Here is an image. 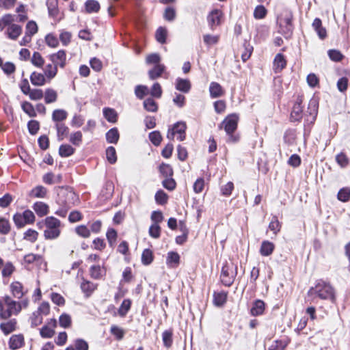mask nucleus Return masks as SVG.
<instances>
[{"mask_svg":"<svg viewBox=\"0 0 350 350\" xmlns=\"http://www.w3.org/2000/svg\"><path fill=\"white\" fill-rule=\"evenodd\" d=\"M309 296L313 298L329 300L332 303L336 301L335 291L332 286L323 280L316 282L314 286L311 287L308 293Z\"/></svg>","mask_w":350,"mask_h":350,"instance_id":"nucleus-1","label":"nucleus"},{"mask_svg":"<svg viewBox=\"0 0 350 350\" xmlns=\"http://www.w3.org/2000/svg\"><path fill=\"white\" fill-rule=\"evenodd\" d=\"M21 312L18 302L8 295L0 298V318L8 319L12 315H17Z\"/></svg>","mask_w":350,"mask_h":350,"instance_id":"nucleus-2","label":"nucleus"},{"mask_svg":"<svg viewBox=\"0 0 350 350\" xmlns=\"http://www.w3.org/2000/svg\"><path fill=\"white\" fill-rule=\"evenodd\" d=\"M238 120V116L232 113L228 116L221 123L226 134L228 135V142L236 143L239 140V136L234 134L237 129Z\"/></svg>","mask_w":350,"mask_h":350,"instance_id":"nucleus-3","label":"nucleus"},{"mask_svg":"<svg viewBox=\"0 0 350 350\" xmlns=\"http://www.w3.org/2000/svg\"><path fill=\"white\" fill-rule=\"evenodd\" d=\"M46 229L44 231V236L46 239H57L61 232V221L55 217L50 216L46 217L44 220Z\"/></svg>","mask_w":350,"mask_h":350,"instance_id":"nucleus-4","label":"nucleus"},{"mask_svg":"<svg viewBox=\"0 0 350 350\" xmlns=\"http://www.w3.org/2000/svg\"><path fill=\"white\" fill-rule=\"evenodd\" d=\"M237 275V266L233 262H226L222 268L220 275L221 283L226 286H230Z\"/></svg>","mask_w":350,"mask_h":350,"instance_id":"nucleus-5","label":"nucleus"},{"mask_svg":"<svg viewBox=\"0 0 350 350\" xmlns=\"http://www.w3.org/2000/svg\"><path fill=\"white\" fill-rule=\"evenodd\" d=\"M292 20L293 14L291 12H286L278 18L280 31L286 36H290L292 34L293 30Z\"/></svg>","mask_w":350,"mask_h":350,"instance_id":"nucleus-6","label":"nucleus"},{"mask_svg":"<svg viewBox=\"0 0 350 350\" xmlns=\"http://www.w3.org/2000/svg\"><path fill=\"white\" fill-rule=\"evenodd\" d=\"M222 12L218 9L212 10L207 16V22L210 29L214 31L221 23Z\"/></svg>","mask_w":350,"mask_h":350,"instance_id":"nucleus-7","label":"nucleus"},{"mask_svg":"<svg viewBox=\"0 0 350 350\" xmlns=\"http://www.w3.org/2000/svg\"><path fill=\"white\" fill-rule=\"evenodd\" d=\"M47 57L53 64L61 68H64L66 65V53L64 50H59Z\"/></svg>","mask_w":350,"mask_h":350,"instance_id":"nucleus-8","label":"nucleus"},{"mask_svg":"<svg viewBox=\"0 0 350 350\" xmlns=\"http://www.w3.org/2000/svg\"><path fill=\"white\" fill-rule=\"evenodd\" d=\"M57 321L55 319H51L40 330L41 337L44 338H51L55 334V328L57 327Z\"/></svg>","mask_w":350,"mask_h":350,"instance_id":"nucleus-9","label":"nucleus"},{"mask_svg":"<svg viewBox=\"0 0 350 350\" xmlns=\"http://www.w3.org/2000/svg\"><path fill=\"white\" fill-rule=\"evenodd\" d=\"M22 33V27L19 25L12 23L5 32L7 37L11 40H16Z\"/></svg>","mask_w":350,"mask_h":350,"instance_id":"nucleus-10","label":"nucleus"},{"mask_svg":"<svg viewBox=\"0 0 350 350\" xmlns=\"http://www.w3.org/2000/svg\"><path fill=\"white\" fill-rule=\"evenodd\" d=\"M10 291L14 297L21 299L27 293V291H24L23 284L18 282H13L10 286Z\"/></svg>","mask_w":350,"mask_h":350,"instance_id":"nucleus-11","label":"nucleus"},{"mask_svg":"<svg viewBox=\"0 0 350 350\" xmlns=\"http://www.w3.org/2000/svg\"><path fill=\"white\" fill-rule=\"evenodd\" d=\"M286 66V60L282 53H278L273 60V69L275 73L280 72Z\"/></svg>","mask_w":350,"mask_h":350,"instance_id":"nucleus-12","label":"nucleus"},{"mask_svg":"<svg viewBox=\"0 0 350 350\" xmlns=\"http://www.w3.org/2000/svg\"><path fill=\"white\" fill-rule=\"evenodd\" d=\"M191 88V82L189 79H185L178 77L175 81V88L183 93H188Z\"/></svg>","mask_w":350,"mask_h":350,"instance_id":"nucleus-13","label":"nucleus"},{"mask_svg":"<svg viewBox=\"0 0 350 350\" xmlns=\"http://www.w3.org/2000/svg\"><path fill=\"white\" fill-rule=\"evenodd\" d=\"M317 109L318 103L317 100L315 99L310 100L308 107L309 116H307L306 121L310 122V123H313L314 122L317 114Z\"/></svg>","mask_w":350,"mask_h":350,"instance_id":"nucleus-14","label":"nucleus"},{"mask_svg":"<svg viewBox=\"0 0 350 350\" xmlns=\"http://www.w3.org/2000/svg\"><path fill=\"white\" fill-rule=\"evenodd\" d=\"M302 112L303 107L301 105V101H297L293 107L291 120L292 122H299L303 117Z\"/></svg>","mask_w":350,"mask_h":350,"instance_id":"nucleus-15","label":"nucleus"},{"mask_svg":"<svg viewBox=\"0 0 350 350\" xmlns=\"http://www.w3.org/2000/svg\"><path fill=\"white\" fill-rule=\"evenodd\" d=\"M57 130V137L58 141H62L65 137L69 135V128L63 122L55 124Z\"/></svg>","mask_w":350,"mask_h":350,"instance_id":"nucleus-16","label":"nucleus"},{"mask_svg":"<svg viewBox=\"0 0 350 350\" xmlns=\"http://www.w3.org/2000/svg\"><path fill=\"white\" fill-rule=\"evenodd\" d=\"M24 345V337L22 334L13 335L9 340V347L15 350L22 347Z\"/></svg>","mask_w":350,"mask_h":350,"instance_id":"nucleus-17","label":"nucleus"},{"mask_svg":"<svg viewBox=\"0 0 350 350\" xmlns=\"http://www.w3.org/2000/svg\"><path fill=\"white\" fill-rule=\"evenodd\" d=\"M180 263V256L176 252H169L166 258V264L170 268H176Z\"/></svg>","mask_w":350,"mask_h":350,"instance_id":"nucleus-18","label":"nucleus"},{"mask_svg":"<svg viewBox=\"0 0 350 350\" xmlns=\"http://www.w3.org/2000/svg\"><path fill=\"white\" fill-rule=\"evenodd\" d=\"M16 320L12 319L7 322L0 324V329L5 335H8L16 329Z\"/></svg>","mask_w":350,"mask_h":350,"instance_id":"nucleus-19","label":"nucleus"},{"mask_svg":"<svg viewBox=\"0 0 350 350\" xmlns=\"http://www.w3.org/2000/svg\"><path fill=\"white\" fill-rule=\"evenodd\" d=\"M96 288V284L86 280H83L81 284V289L86 297H90Z\"/></svg>","mask_w":350,"mask_h":350,"instance_id":"nucleus-20","label":"nucleus"},{"mask_svg":"<svg viewBox=\"0 0 350 350\" xmlns=\"http://www.w3.org/2000/svg\"><path fill=\"white\" fill-rule=\"evenodd\" d=\"M312 27L321 39H324L327 36V31L325 27L322 26L321 20L316 18L312 23Z\"/></svg>","mask_w":350,"mask_h":350,"instance_id":"nucleus-21","label":"nucleus"},{"mask_svg":"<svg viewBox=\"0 0 350 350\" xmlns=\"http://www.w3.org/2000/svg\"><path fill=\"white\" fill-rule=\"evenodd\" d=\"M33 209L39 217H43L48 214L49 207L42 202H36L33 205Z\"/></svg>","mask_w":350,"mask_h":350,"instance_id":"nucleus-22","label":"nucleus"},{"mask_svg":"<svg viewBox=\"0 0 350 350\" xmlns=\"http://www.w3.org/2000/svg\"><path fill=\"white\" fill-rule=\"evenodd\" d=\"M275 249L274 244L269 241H263L260 248V253L262 256H270Z\"/></svg>","mask_w":350,"mask_h":350,"instance_id":"nucleus-23","label":"nucleus"},{"mask_svg":"<svg viewBox=\"0 0 350 350\" xmlns=\"http://www.w3.org/2000/svg\"><path fill=\"white\" fill-rule=\"evenodd\" d=\"M172 129H174L176 133L178 134L177 139L179 141H183L185 139V131L187 125L184 122H178L175 123Z\"/></svg>","mask_w":350,"mask_h":350,"instance_id":"nucleus-24","label":"nucleus"},{"mask_svg":"<svg viewBox=\"0 0 350 350\" xmlns=\"http://www.w3.org/2000/svg\"><path fill=\"white\" fill-rule=\"evenodd\" d=\"M265 310V303L263 301L258 299L256 300L250 310V313L252 316H258L263 314Z\"/></svg>","mask_w":350,"mask_h":350,"instance_id":"nucleus-25","label":"nucleus"},{"mask_svg":"<svg viewBox=\"0 0 350 350\" xmlns=\"http://www.w3.org/2000/svg\"><path fill=\"white\" fill-rule=\"evenodd\" d=\"M210 96L213 98H218L224 94L222 87L217 82H212L209 87Z\"/></svg>","mask_w":350,"mask_h":350,"instance_id":"nucleus-26","label":"nucleus"},{"mask_svg":"<svg viewBox=\"0 0 350 350\" xmlns=\"http://www.w3.org/2000/svg\"><path fill=\"white\" fill-rule=\"evenodd\" d=\"M165 66L163 64L155 65L152 69L148 71V76L151 80H154L160 77L162 73L165 71Z\"/></svg>","mask_w":350,"mask_h":350,"instance_id":"nucleus-27","label":"nucleus"},{"mask_svg":"<svg viewBox=\"0 0 350 350\" xmlns=\"http://www.w3.org/2000/svg\"><path fill=\"white\" fill-rule=\"evenodd\" d=\"M30 80L33 85L42 86L46 83V76L42 73L33 72L30 76Z\"/></svg>","mask_w":350,"mask_h":350,"instance_id":"nucleus-28","label":"nucleus"},{"mask_svg":"<svg viewBox=\"0 0 350 350\" xmlns=\"http://www.w3.org/2000/svg\"><path fill=\"white\" fill-rule=\"evenodd\" d=\"M47 194V189L42 185H38L33 188L29 192L31 198H44Z\"/></svg>","mask_w":350,"mask_h":350,"instance_id":"nucleus-29","label":"nucleus"},{"mask_svg":"<svg viewBox=\"0 0 350 350\" xmlns=\"http://www.w3.org/2000/svg\"><path fill=\"white\" fill-rule=\"evenodd\" d=\"M120 135L117 128L109 129L106 133V140L110 144H117L119 140Z\"/></svg>","mask_w":350,"mask_h":350,"instance_id":"nucleus-30","label":"nucleus"},{"mask_svg":"<svg viewBox=\"0 0 350 350\" xmlns=\"http://www.w3.org/2000/svg\"><path fill=\"white\" fill-rule=\"evenodd\" d=\"M44 97L46 104L55 103L57 100V92L52 88H47L44 92Z\"/></svg>","mask_w":350,"mask_h":350,"instance_id":"nucleus-31","label":"nucleus"},{"mask_svg":"<svg viewBox=\"0 0 350 350\" xmlns=\"http://www.w3.org/2000/svg\"><path fill=\"white\" fill-rule=\"evenodd\" d=\"M68 113L64 109H55L52 113V120L56 123L62 122L67 118Z\"/></svg>","mask_w":350,"mask_h":350,"instance_id":"nucleus-32","label":"nucleus"},{"mask_svg":"<svg viewBox=\"0 0 350 350\" xmlns=\"http://www.w3.org/2000/svg\"><path fill=\"white\" fill-rule=\"evenodd\" d=\"M227 300V293L224 291L216 293L213 294V303L217 306H222Z\"/></svg>","mask_w":350,"mask_h":350,"instance_id":"nucleus-33","label":"nucleus"},{"mask_svg":"<svg viewBox=\"0 0 350 350\" xmlns=\"http://www.w3.org/2000/svg\"><path fill=\"white\" fill-rule=\"evenodd\" d=\"M110 333L115 337L116 340H121L123 339L126 332L122 327L116 325H112L110 327Z\"/></svg>","mask_w":350,"mask_h":350,"instance_id":"nucleus-34","label":"nucleus"},{"mask_svg":"<svg viewBox=\"0 0 350 350\" xmlns=\"http://www.w3.org/2000/svg\"><path fill=\"white\" fill-rule=\"evenodd\" d=\"M57 68L58 67L56 66V65L53 64V63L49 64L46 66V67L44 70V72L46 77L49 80L53 79L56 76V75L57 73Z\"/></svg>","mask_w":350,"mask_h":350,"instance_id":"nucleus-35","label":"nucleus"},{"mask_svg":"<svg viewBox=\"0 0 350 350\" xmlns=\"http://www.w3.org/2000/svg\"><path fill=\"white\" fill-rule=\"evenodd\" d=\"M75 149L69 144H62L59 146V154L62 157H68L74 154Z\"/></svg>","mask_w":350,"mask_h":350,"instance_id":"nucleus-36","label":"nucleus"},{"mask_svg":"<svg viewBox=\"0 0 350 350\" xmlns=\"http://www.w3.org/2000/svg\"><path fill=\"white\" fill-rule=\"evenodd\" d=\"M131 306V300L129 299H125L123 300L118 309V314L124 317L126 315Z\"/></svg>","mask_w":350,"mask_h":350,"instance_id":"nucleus-37","label":"nucleus"},{"mask_svg":"<svg viewBox=\"0 0 350 350\" xmlns=\"http://www.w3.org/2000/svg\"><path fill=\"white\" fill-rule=\"evenodd\" d=\"M70 204H71V202L70 201H68L67 200H66L64 202H63L61 204V207L59 208L55 212V214L61 217H65L67 215L68 210L70 208V206H71Z\"/></svg>","mask_w":350,"mask_h":350,"instance_id":"nucleus-38","label":"nucleus"},{"mask_svg":"<svg viewBox=\"0 0 350 350\" xmlns=\"http://www.w3.org/2000/svg\"><path fill=\"white\" fill-rule=\"evenodd\" d=\"M103 115L108 122L112 123L117 122L118 115L114 109L111 108H105L103 109Z\"/></svg>","mask_w":350,"mask_h":350,"instance_id":"nucleus-39","label":"nucleus"},{"mask_svg":"<svg viewBox=\"0 0 350 350\" xmlns=\"http://www.w3.org/2000/svg\"><path fill=\"white\" fill-rule=\"evenodd\" d=\"M14 21V17L10 14H6L0 18V31H2L5 27H9L10 25Z\"/></svg>","mask_w":350,"mask_h":350,"instance_id":"nucleus-40","label":"nucleus"},{"mask_svg":"<svg viewBox=\"0 0 350 350\" xmlns=\"http://www.w3.org/2000/svg\"><path fill=\"white\" fill-rule=\"evenodd\" d=\"M85 6L86 12L88 13L98 12L100 10V4L96 0H88Z\"/></svg>","mask_w":350,"mask_h":350,"instance_id":"nucleus-41","label":"nucleus"},{"mask_svg":"<svg viewBox=\"0 0 350 350\" xmlns=\"http://www.w3.org/2000/svg\"><path fill=\"white\" fill-rule=\"evenodd\" d=\"M144 109L150 112H156L158 110L157 103L152 98H148L144 101Z\"/></svg>","mask_w":350,"mask_h":350,"instance_id":"nucleus-42","label":"nucleus"},{"mask_svg":"<svg viewBox=\"0 0 350 350\" xmlns=\"http://www.w3.org/2000/svg\"><path fill=\"white\" fill-rule=\"evenodd\" d=\"M172 330H165L162 334L163 345L167 349L170 348L172 345Z\"/></svg>","mask_w":350,"mask_h":350,"instance_id":"nucleus-43","label":"nucleus"},{"mask_svg":"<svg viewBox=\"0 0 350 350\" xmlns=\"http://www.w3.org/2000/svg\"><path fill=\"white\" fill-rule=\"evenodd\" d=\"M269 29L267 25H260L256 28V38L259 40H265L269 36Z\"/></svg>","mask_w":350,"mask_h":350,"instance_id":"nucleus-44","label":"nucleus"},{"mask_svg":"<svg viewBox=\"0 0 350 350\" xmlns=\"http://www.w3.org/2000/svg\"><path fill=\"white\" fill-rule=\"evenodd\" d=\"M22 109L26 113L29 117L34 118L36 116V111L31 103L27 101H25L22 104Z\"/></svg>","mask_w":350,"mask_h":350,"instance_id":"nucleus-45","label":"nucleus"},{"mask_svg":"<svg viewBox=\"0 0 350 350\" xmlns=\"http://www.w3.org/2000/svg\"><path fill=\"white\" fill-rule=\"evenodd\" d=\"M135 94L139 99H143L149 94L148 88L143 85H137L135 88Z\"/></svg>","mask_w":350,"mask_h":350,"instance_id":"nucleus-46","label":"nucleus"},{"mask_svg":"<svg viewBox=\"0 0 350 350\" xmlns=\"http://www.w3.org/2000/svg\"><path fill=\"white\" fill-rule=\"evenodd\" d=\"M281 226L282 224L278 221V217L276 216H273L269 224V229L272 231L275 235H276L280 231Z\"/></svg>","mask_w":350,"mask_h":350,"instance_id":"nucleus-47","label":"nucleus"},{"mask_svg":"<svg viewBox=\"0 0 350 350\" xmlns=\"http://www.w3.org/2000/svg\"><path fill=\"white\" fill-rule=\"evenodd\" d=\"M159 172L161 174L166 178H170L173 176V170L170 165L166 163H161L159 166Z\"/></svg>","mask_w":350,"mask_h":350,"instance_id":"nucleus-48","label":"nucleus"},{"mask_svg":"<svg viewBox=\"0 0 350 350\" xmlns=\"http://www.w3.org/2000/svg\"><path fill=\"white\" fill-rule=\"evenodd\" d=\"M153 260L152 252L150 249H145L142 254V262L144 265H150Z\"/></svg>","mask_w":350,"mask_h":350,"instance_id":"nucleus-49","label":"nucleus"},{"mask_svg":"<svg viewBox=\"0 0 350 350\" xmlns=\"http://www.w3.org/2000/svg\"><path fill=\"white\" fill-rule=\"evenodd\" d=\"M336 161L342 168L346 167L349 163V158L342 152L336 156Z\"/></svg>","mask_w":350,"mask_h":350,"instance_id":"nucleus-50","label":"nucleus"},{"mask_svg":"<svg viewBox=\"0 0 350 350\" xmlns=\"http://www.w3.org/2000/svg\"><path fill=\"white\" fill-rule=\"evenodd\" d=\"M31 62L33 65L38 68H42L44 64V59L38 52H34L33 53Z\"/></svg>","mask_w":350,"mask_h":350,"instance_id":"nucleus-51","label":"nucleus"},{"mask_svg":"<svg viewBox=\"0 0 350 350\" xmlns=\"http://www.w3.org/2000/svg\"><path fill=\"white\" fill-rule=\"evenodd\" d=\"M156 40L161 44H164L166 41L167 29L160 27L157 29L155 33Z\"/></svg>","mask_w":350,"mask_h":350,"instance_id":"nucleus-52","label":"nucleus"},{"mask_svg":"<svg viewBox=\"0 0 350 350\" xmlns=\"http://www.w3.org/2000/svg\"><path fill=\"white\" fill-rule=\"evenodd\" d=\"M106 157L109 163L114 164L117 161L116 151L114 147L109 146L106 150Z\"/></svg>","mask_w":350,"mask_h":350,"instance_id":"nucleus-53","label":"nucleus"},{"mask_svg":"<svg viewBox=\"0 0 350 350\" xmlns=\"http://www.w3.org/2000/svg\"><path fill=\"white\" fill-rule=\"evenodd\" d=\"M150 141L156 146L160 145L162 141V136L159 131H154L149 133Z\"/></svg>","mask_w":350,"mask_h":350,"instance_id":"nucleus-54","label":"nucleus"},{"mask_svg":"<svg viewBox=\"0 0 350 350\" xmlns=\"http://www.w3.org/2000/svg\"><path fill=\"white\" fill-rule=\"evenodd\" d=\"M154 198L156 202L160 205L165 204L168 199L167 195L161 189L156 193Z\"/></svg>","mask_w":350,"mask_h":350,"instance_id":"nucleus-55","label":"nucleus"},{"mask_svg":"<svg viewBox=\"0 0 350 350\" xmlns=\"http://www.w3.org/2000/svg\"><path fill=\"white\" fill-rule=\"evenodd\" d=\"M82 133L81 131H76L70 135L69 141L76 146H79L82 142Z\"/></svg>","mask_w":350,"mask_h":350,"instance_id":"nucleus-56","label":"nucleus"},{"mask_svg":"<svg viewBox=\"0 0 350 350\" xmlns=\"http://www.w3.org/2000/svg\"><path fill=\"white\" fill-rule=\"evenodd\" d=\"M31 322V327H36L42 323V317L36 311L33 312L29 319Z\"/></svg>","mask_w":350,"mask_h":350,"instance_id":"nucleus-57","label":"nucleus"},{"mask_svg":"<svg viewBox=\"0 0 350 350\" xmlns=\"http://www.w3.org/2000/svg\"><path fill=\"white\" fill-rule=\"evenodd\" d=\"M11 229L9 221L5 218H0V234H8Z\"/></svg>","mask_w":350,"mask_h":350,"instance_id":"nucleus-58","label":"nucleus"},{"mask_svg":"<svg viewBox=\"0 0 350 350\" xmlns=\"http://www.w3.org/2000/svg\"><path fill=\"white\" fill-rule=\"evenodd\" d=\"M267 14V10L263 5H257L254 11V17L256 19L264 18Z\"/></svg>","mask_w":350,"mask_h":350,"instance_id":"nucleus-59","label":"nucleus"},{"mask_svg":"<svg viewBox=\"0 0 350 350\" xmlns=\"http://www.w3.org/2000/svg\"><path fill=\"white\" fill-rule=\"evenodd\" d=\"M338 199L341 202H348L350 200V189L342 188L341 189L337 195Z\"/></svg>","mask_w":350,"mask_h":350,"instance_id":"nucleus-60","label":"nucleus"},{"mask_svg":"<svg viewBox=\"0 0 350 350\" xmlns=\"http://www.w3.org/2000/svg\"><path fill=\"white\" fill-rule=\"evenodd\" d=\"M25 33L29 36H33L38 32V26L35 21H29L25 27Z\"/></svg>","mask_w":350,"mask_h":350,"instance_id":"nucleus-61","label":"nucleus"},{"mask_svg":"<svg viewBox=\"0 0 350 350\" xmlns=\"http://www.w3.org/2000/svg\"><path fill=\"white\" fill-rule=\"evenodd\" d=\"M106 237L109 245L113 247L117 239V232L113 228H109L107 232Z\"/></svg>","mask_w":350,"mask_h":350,"instance_id":"nucleus-62","label":"nucleus"},{"mask_svg":"<svg viewBox=\"0 0 350 350\" xmlns=\"http://www.w3.org/2000/svg\"><path fill=\"white\" fill-rule=\"evenodd\" d=\"M27 128L31 135H36L40 129V123L38 121L31 120L27 123Z\"/></svg>","mask_w":350,"mask_h":350,"instance_id":"nucleus-63","label":"nucleus"},{"mask_svg":"<svg viewBox=\"0 0 350 350\" xmlns=\"http://www.w3.org/2000/svg\"><path fill=\"white\" fill-rule=\"evenodd\" d=\"M161 86L159 83H154L151 88L150 94L152 97L159 98L162 96Z\"/></svg>","mask_w":350,"mask_h":350,"instance_id":"nucleus-64","label":"nucleus"}]
</instances>
